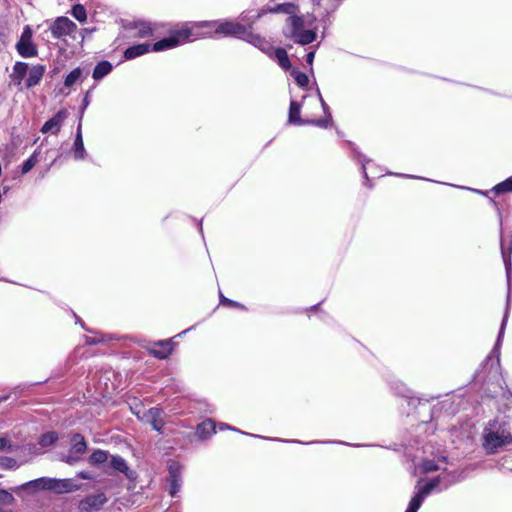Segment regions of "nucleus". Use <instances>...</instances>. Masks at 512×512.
Listing matches in <instances>:
<instances>
[{"label": "nucleus", "mask_w": 512, "mask_h": 512, "mask_svg": "<svg viewBox=\"0 0 512 512\" xmlns=\"http://www.w3.org/2000/svg\"><path fill=\"white\" fill-rule=\"evenodd\" d=\"M210 32L200 33L197 32V28H193V25L188 27L181 28L176 30L171 36L168 38H164L153 45L154 51H163L167 49L174 48L178 45H181L191 38H200V36L208 35Z\"/></svg>", "instance_id": "nucleus-3"}, {"label": "nucleus", "mask_w": 512, "mask_h": 512, "mask_svg": "<svg viewBox=\"0 0 512 512\" xmlns=\"http://www.w3.org/2000/svg\"><path fill=\"white\" fill-rule=\"evenodd\" d=\"M12 445L7 437H0V451H11Z\"/></svg>", "instance_id": "nucleus-36"}, {"label": "nucleus", "mask_w": 512, "mask_h": 512, "mask_svg": "<svg viewBox=\"0 0 512 512\" xmlns=\"http://www.w3.org/2000/svg\"><path fill=\"white\" fill-rule=\"evenodd\" d=\"M35 490H51L55 493H70L80 489V485L72 479L39 478L24 485Z\"/></svg>", "instance_id": "nucleus-2"}, {"label": "nucleus", "mask_w": 512, "mask_h": 512, "mask_svg": "<svg viewBox=\"0 0 512 512\" xmlns=\"http://www.w3.org/2000/svg\"><path fill=\"white\" fill-rule=\"evenodd\" d=\"M149 50L150 44L148 43L134 45L126 49V51L124 52V57L126 59H134L138 56L146 54L147 52H149Z\"/></svg>", "instance_id": "nucleus-17"}, {"label": "nucleus", "mask_w": 512, "mask_h": 512, "mask_svg": "<svg viewBox=\"0 0 512 512\" xmlns=\"http://www.w3.org/2000/svg\"><path fill=\"white\" fill-rule=\"evenodd\" d=\"M82 77L81 68H75L72 70L64 80V86L67 88L72 87L77 81H79Z\"/></svg>", "instance_id": "nucleus-25"}, {"label": "nucleus", "mask_w": 512, "mask_h": 512, "mask_svg": "<svg viewBox=\"0 0 512 512\" xmlns=\"http://www.w3.org/2000/svg\"><path fill=\"white\" fill-rule=\"evenodd\" d=\"M105 501H106V498L102 494L89 496L81 502V507H82V509H85V510L97 509L101 505H103L105 503Z\"/></svg>", "instance_id": "nucleus-18"}, {"label": "nucleus", "mask_w": 512, "mask_h": 512, "mask_svg": "<svg viewBox=\"0 0 512 512\" xmlns=\"http://www.w3.org/2000/svg\"><path fill=\"white\" fill-rule=\"evenodd\" d=\"M159 349H151L150 352L159 359L167 358L172 352V342L170 340L160 341L156 343Z\"/></svg>", "instance_id": "nucleus-16"}, {"label": "nucleus", "mask_w": 512, "mask_h": 512, "mask_svg": "<svg viewBox=\"0 0 512 512\" xmlns=\"http://www.w3.org/2000/svg\"><path fill=\"white\" fill-rule=\"evenodd\" d=\"M71 14L72 16L77 20L79 21L80 23H84L86 22L87 20V13H86V9L83 5L81 4H76L72 7V10H71Z\"/></svg>", "instance_id": "nucleus-26"}, {"label": "nucleus", "mask_w": 512, "mask_h": 512, "mask_svg": "<svg viewBox=\"0 0 512 512\" xmlns=\"http://www.w3.org/2000/svg\"><path fill=\"white\" fill-rule=\"evenodd\" d=\"M292 75L299 86L304 87L308 84V76L305 73L293 70Z\"/></svg>", "instance_id": "nucleus-34"}, {"label": "nucleus", "mask_w": 512, "mask_h": 512, "mask_svg": "<svg viewBox=\"0 0 512 512\" xmlns=\"http://www.w3.org/2000/svg\"><path fill=\"white\" fill-rule=\"evenodd\" d=\"M274 57L277 60L278 64L285 70H288L291 68V64L287 55V52L282 49L278 48L274 51Z\"/></svg>", "instance_id": "nucleus-23"}, {"label": "nucleus", "mask_w": 512, "mask_h": 512, "mask_svg": "<svg viewBox=\"0 0 512 512\" xmlns=\"http://www.w3.org/2000/svg\"><path fill=\"white\" fill-rule=\"evenodd\" d=\"M77 475L81 479H88V480H90V479L93 478L92 475L89 472H84V471L79 472Z\"/></svg>", "instance_id": "nucleus-41"}, {"label": "nucleus", "mask_w": 512, "mask_h": 512, "mask_svg": "<svg viewBox=\"0 0 512 512\" xmlns=\"http://www.w3.org/2000/svg\"><path fill=\"white\" fill-rule=\"evenodd\" d=\"M504 262L506 267L507 282H508V298L510 297V286H511V259L504 256Z\"/></svg>", "instance_id": "nucleus-35"}, {"label": "nucleus", "mask_w": 512, "mask_h": 512, "mask_svg": "<svg viewBox=\"0 0 512 512\" xmlns=\"http://www.w3.org/2000/svg\"><path fill=\"white\" fill-rule=\"evenodd\" d=\"M112 70V65L108 61H103L97 64L93 71V78L95 80H100L107 74H109Z\"/></svg>", "instance_id": "nucleus-22"}, {"label": "nucleus", "mask_w": 512, "mask_h": 512, "mask_svg": "<svg viewBox=\"0 0 512 512\" xmlns=\"http://www.w3.org/2000/svg\"><path fill=\"white\" fill-rule=\"evenodd\" d=\"M215 432V424L212 420L207 419L197 426V435L199 438L205 439Z\"/></svg>", "instance_id": "nucleus-19"}, {"label": "nucleus", "mask_w": 512, "mask_h": 512, "mask_svg": "<svg viewBox=\"0 0 512 512\" xmlns=\"http://www.w3.org/2000/svg\"><path fill=\"white\" fill-rule=\"evenodd\" d=\"M272 13H286V14H294L296 12V6L292 3H284L279 4L270 9Z\"/></svg>", "instance_id": "nucleus-27"}, {"label": "nucleus", "mask_w": 512, "mask_h": 512, "mask_svg": "<svg viewBox=\"0 0 512 512\" xmlns=\"http://www.w3.org/2000/svg\"><path fill=\"white\" fill-rule=\"evenodd\" d=\"M45 66L43 65H34L29 69L28 77L26 80V86L27 87H34L41 81L44 73H45Z\"/></svg>", "instance_id": "nucleus-14"}, {"label": "nucleus", "mask_w": 512, "mask_h": 512, "mask_svg": "<svg viewBox=\"0 0 512 512\" xmlns=\"http://www.w3.org/2000/svg\"><path fill=\"white\" fill-rule=\"evenodd\" d=\"M224 428L231 429L229 426L224 425V424H221V425H220V429H224Z\"/></svg>", "instance_id": "nucleus-44"}, {"label": "nucleus", "mask_w": 512, "mask_h": 512, "mask_svg": "<svg viewBox=\"0 0 512 512\" xmlns=\"http://www.w3.org/2000/svg\"><path fill=\"white\" fill-rule=\"evenodd\" d=\"M220 299H221V303H222V304L228 303V304L233 305V306H239V304H238V303H235V302H233V301H231V300H229V299L225 298V297H224V296H222V295H221Z\"/></svg>", "instance_id": "nucleus-42"}, {"label": "nucleus", "mask_w": 512, "mask_h": 512, "mask_svg": "<svg viewBox=\"0 0 512 512\" xmlns=\"http://www.w3.org/2000/svg\"><path fill=\"white\" fill-rule=\"evenodd\" d=\"M506 442L507 437L503 433L487 432L484 435L483 446L488 453H496Z\"/></svg>", "instance_id": "nucleus-9"}, {"label": "nucleus", "mask_w": 512, "mask_h": 512, "mask_svg": "<svg viewBox=\"0 0 512 512\" xmlns=\"http://www.w3.org/2000/svg\"><path fill=\"white\" fill-rule=\"evenodd\" d=\"M288 24L285 34L287 37L294 39L296 43L306 45L315 40L316 33L311 29H304V21L301 17H289Z\"/></svg>", "instance_id": "nucleus-4"}, {"label": "nucleus", "mask_w": 512, "mask_h": 512, "mask_svg": "<svg viewBox=\"0 0 512 512\" xmlns=\"http://www.w3.org/2000/svg\"><path fill=\"white\" fill-rule=\"evenodd\" d=\"M28 64L23 62H17L14 65V74L18 80H22L26 74L29 72Z\"/></svg>", "instance_id": "nucleus-31"}, {"label": "nucleus", "mask_w": 512, "mask_h": 512, "mask_svg": "<svg viewBox=\"0 0 512 512\" xmlns=\"http://www.w3.org/2000/svg\"><path fill=\"white\" fill-rule=\"evenodd\" d=\"M66 117L67 112L65 110L58 111L51 119L44 123L41 128V132L51 133L53 135L58 134Z\"/></svg>", "instance_id": "nucleus-10"}, {"label": "nucleus", "mask_w": 512, "mask_h": 512, "mask_svg": "<svg viewBox=\"0 0 512 512\" xmlns=\"http://www.w3.org/2000/svg\"><path fill=\"white\" fill-rule=\"evenodd\" d=\"M38 163V151L36 150L22 166V174L28 173Z\"/></svg>", "instance_id": "nucleus-30"}, {"label": "nucleus", "mask_w": 512, "mask_h": 512, "mask_svg": "<svg viewBox=\"0 0 512 512\" xmlns=\"http://www.w3.org/2000/svg\"><path fill=\"white\" fill-rule=\"evenodd\" d=\"M319 97H320V102L323 107V110L326 114L325 119H323V120L302 119L300 117V104L295 101H291L290 108H289L288 122L291 124H296V125H315V126L323 127V128L327 127L330 124V122L332 121V117L329 112V107L327 106V104L324 102V100L322 99V97L320 95H319Z\"/></svg>", "instance_id": "nucleus-5"}, {"label": "nucleus", "mask_w": 512, "mask_h": 512, "mask_svg": "<svg viewBox=\"0 0 512 512\" xmlns=\"http://www.w3.org/2000/svg\"><path fill=\"white\" fill-rule=\"evenodd\" d=\"M19 467V464L14 458L11 457H0V469L15 470Z\"/></svg>", "instance_id": "nucleus-29"}, {"label": "nucleus", "mask_w": 512, "mask_h": 512, "mask_svg": "<svg viewBox=\"0 0 512 512\" xmlns=\"http://www.w3.org/2000/svg\"><path fill=\"white\" fill-rule=\"evenodd\" d=\"M111 467L119 472L124 473L128 478L131 477V471L126 464V461L120 456H112L110 460Z\"/></svg>", "instance_id": "nucleus-21"}, {"label": "nucleus", "mask_w": 512, "mask_h": 512, "mask_svg": "<svg viewBox=\"0 0 512 512\" xmlns=\"http://www.w3.org/2000/svg\"><path fill=\"white\" fill-rule=\"evenodd\" d=\"M193 28H197V32H210L202 37H212L214 34L222 36H234L253 44L263 51L269 47L267 41L259 35L253 34L249 29L240 23L233 21H204L193 24Z\"/></svg>", "instance_id": "nucleus-1"}, {"label": "nucleus", "mask_w": 512, "mask_h": 512, "mask_svg": "<svg viewBox=\"0 0 512 512\" xmlns=\"http://www.w3.org/2000/svg\"><path fill=\"white\" fill-rule=\"evenodd\" d=\"M80 456L79 455H75V453H69V455L66 457V462L70 465L74 464L75 462H77L79 460Z\"/></svg>", "instance_id": "nucleus-39"}, {"label": "nucleus", "mask_w": 512, "mask_h": 512, "mask_svg": "<svg viewBox=\"0 0 512 512\" xmlns=\"http://www.w3.org/2000/svg\"><path fill=\"white\" fill-rule=\"evenodd\" d=\"M314 56H315V52L314 51H311L309 52L307 55H306V62L308 65H312L313 63V60H314Z\"/></svg>", "instance_id": "nucleus-40"}, {"label": "nucleus", "mask_w": 512, "mask_h": 512, "mask_svg": "<svg viewBox=\"0 0 512 512\" xmlns=\"http://www.w3.org/2000/svg\"><path fill=\"white\" fill-rule=\"evenodd\" d=\"M169 493L172 497L180 491L181 488V477H180V466L173 463L169 466Z\"/></svg>", "instance_id": "nucleus-12"}, {"label": "nucleus", "mask_w": 512, "mask_h": 512, "mask_svg": "<svg viewBox=\"0 0 512 512\" xmlns=\"http://www.w3.org/2000/svg\"><path fill=\"white\" fill-rule=\"evenodd\" d=\"M130 29L134 30L133 36L145 38L151 36L156 27L149 22L136 21L130 25Z\"/></svg>", "instance_id": "nucleus-13"}, {"label": "nucleus", "mask_w": 512, "mask_h": 512, "mask_svg": "<svg viewBox=\"0 0 512 512\" xmlns=\"http://www.w3.org/2000/svg\"><path fill=\"white\" fill-rule=\"evenodd\" d=\"M495 191L497 193H506L512 192V178H508L505 181L499 183L495 186Z\"/></svg>", "instance_id": "nucleus-33"}, {"label": "nucleus", "mask_w": 512, "mask_h": 512, "mask_svg": "<svg viewBox=\"0 0 512 512\" xmlns=\"http://www.w3.org/2000/svg\"><path fill=\"white\" fill-rule=\"evenodd\" d=\"M439 484V479L436 478L429 483L418 486V491L415 496L411 499L406 512H417L420 508L425 497Z\"/></svg>", "instance_id": "nucleus-8"}, {"label": "nucleus", "mask_w": 512, "mask_h": 512, "mask_svg": "<svg viewBox=\"0 0 512 512\" xmlns=\"http://www.w3.org/2000/svg\"><path fill=\"white\" fill-rule=\"evenodd\" d=\"M57 434L55 432H48L44 434L40 439V445L42 447L51 446L57 440Z\"/></svg>", "instance_id": "nucleus-32"}, {"label": "nucleus", "mask_w": 512, "mask_h": 512, "mask_svg": "<svg viewBox=\"0 0 512 512\" xmlns=\"http://www.w3.org/2000/svg\"><path fill=\"white\" fill-rule=\"evenodd\" d=\"M506 319H507V313L504 316V319H503V322H502V325H501V328H500V331H499L498 339H497V342H496V345H495V348H494L495 352L498 351V348L500 346V342H501V339H502L503 334H504V329H505V325H506Z\"/></svg>", "instance_id": "nucleus-38"}, {"label": "nucleus", "mask_w": 512, "mask_h": 512, "mask_svg": "<svg viewBox=\"0 0 512 512\" xmlns=\"http://www.w3.org/2000/svg\"><path fill=\"white\" fill-rule=\"evenodd\" d=\"M163 414L159 408H150L143 413L141 420L149 423L153 429L160 431L164 424Z\"/></svg>", "instance_id": "nucleus-11"}, {"label": "nucleus", "mask_w": 512, "mask_h": 512, "mask_svg": "<svg viewBox=\"0 0 512 512\" xmlns=\"http://www.w3.org/2000/svg\"><path fill=\"white\" fill-rule=\"evenodd\" d=\"M439 467L434 463L433 460H426L423 462V470L425 472H432L438 470Z\"/></svg>", "instance_id": "nucleus-37"}, {"label": "nucleus", "mask_w": 512, "mask_h": 512, "mask_svg": "<svg viewBox=\"0 0 512 512\" xmlns=\"http://www.w3.org/2000/svg\"><path fill=\"white\" fill-rule=\"evenodd\" d=\"M88 104H89L88 96H86V97L84 98V108H86V107L88 106Z\"/></svg>", "instance_id": "nucleus-43"}, {"label": "nucleus", "mask_w": 512, "mask_h": 512, "mask_svg": "<svg viewBox=\"0 0 512 512\" xmlns=\"http://www.w3.org/2000/svg\"><path fill=\"white\" fill-rule=\"evenodd\" d=\"M87 448L85 439L82 435L76 434L72 438V446H71V453H75V455L81 456L85 453Z\"/></svg>", "instance_id": "nucleus-20"}, {"label": "nucleus", "mask_w": 512, "mask_h": 512, "mask_svg": "<svg viewBox=\"0 0 512 512\" xmlns=\"http://www.w3.org/2000/svg\"><path fill=\"white\" fill-rule=\"evenodd\" d=\"M16 48L22 57L30 58L37 55L38 51L36 45L32 42V29L30 26L24 27Z\"/></svg>", "instance_id": "nucleus-7"}, {"label": "nucleus", "mask_w": 512, "mask_h": 512, "mask_svg": "<svg viewBox=\"0 0 512 512\" xmlns=\"http://www.w3.org/2000/svg\"><path fill=\"white\" fill-rule=\"evenodd\" d=\"M108 460V453L103 450H96L89 458L91 464H101Z\"/></svg>", "instance_id": "nucleus-28"}, {"label": "nucleus", "mask_w": 512, "mask_h": 512, "mask_svg": "<svg viewBox=\"0 0 512 512\" xmlns=\"http://www.w3.org/2000/svg\"><path fill=\"white\" fill-rule=\"evenodd\" d=\"M14 497L11 493L0 490V512H9L7 507L11 506L14 502Z\"/></svg>", "instance_id": "nucleus-24"}, {"label": "nucleus", "mask_w": 512, "mask_h": 512, "mask_svg": "<svg viewBox=\"0 0 512 512\" xmlns=\"http://www.w3.org/2000/svg\"><path fill=\"white\" fill-rule=\"evenodd\" d=\"M86 155V151L84 148L83 138H82V125L81 121L78 124L77 132L74 141V158L75 159H83Z\"/></svg>", "instance_id": "nucleus-15"}, {"label": "nucleus", "mask_w": 512, "mask_h": 512, "mask_svg": "<svg viewBox=\"0 0 512 512\" xmlns=\"http://www.w3.org/2000/svg\"><path fill=\"white\" fill-rule=\"evenodd\" d=\"M52 36L55 39L69 37L76 39L77 25L67 17H57L49 26Z\"/></svg>", "instance_id": "nucleus-6"}]
</instances>
